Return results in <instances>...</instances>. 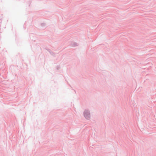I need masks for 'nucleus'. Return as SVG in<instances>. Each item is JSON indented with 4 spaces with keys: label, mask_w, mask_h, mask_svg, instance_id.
Wrapping results in <instances>:
<instances>
[{
    "label": "nucleus",
    "mask_w": 156,
    "mask_h": 156,
    "mask_svg": "<svg viewBox=\"0 0 156 156\" xmlns=\"http://www.w3.org/2000/svg\"><path fill=\"white\" fill-rule=\"evenodd\" d=\"M84 115L87 119H88L90 118V113L88 111H85Z\"/></svg>",
    "instance_id": "1"
}]
</instances>
